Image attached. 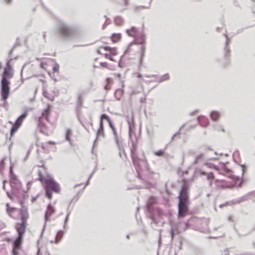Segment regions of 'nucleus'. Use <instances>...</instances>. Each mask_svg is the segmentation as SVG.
Segmentation results:
<instances>
[{"instance_id":"f257e3e1","label":"nucleus","mask_w":255,"mask_h":255,"mask_svg":"<svg viewBox=\"0 0 255 255\" xmlns=\"http://www.w3.org/2000/svg\"><path fill=\"white\" fill-rule=\"evenodd\" d=\"M178 216L180 218L186 216L189 213L190 204L189 185L184 181L178 197Z\"/></svg>"},{"instance_id":"f03ea898","label":"nucleus","mask_w":255,"mask_h":255,"mask_svg":"<svg viewBox=\"0 0 255 255\" xmlns=\"http://www.w3.org/2000/svg\"><path fill=\"white\" fill-rule=\"evenodd\" d=\"M11 60L12 59H9L7 61L0 82V94L1 100L7 99L10 93V82L9 79L12 78L13 76V69L10 64Z\"/></svg>"},{"instance_id":"7ed1b4c3","label":"nucleus","mask_w":255,"mask_h":255,"mask_svg":"<svg viewBox=\"0 0 255 255\" xmlns=\"http://www.w3.org/2000/svg\"><path fill=\"white\" fill-rule=\"evenodd\" d=\"M157 198L154 196L148 198L146 205V211L147 216L152 220L151 224L156 225H162L163 222L160 220L165 213L160 208H155L154 204L156 202Z\"/></svg>"},{"instance_id":"20e7f679","label":"nucleus","mask_w":255,"mask_h":255,"mask_svg":"<svg viewBox=\"0 0 255 255\" xmlns=\"http://www.w3.org/2000/svg\"><path fill=\"white\" fill-rule=\"evenodd\" d=\"M126 121L128 123V136L131 145V148H130L131 156L132 158V162L136 166V169L138 174V177L141 178L140 174L139 171V159L138 157L135 155V152L136 150V145L134 142V141L132 138V133L133 129L135 128V123L133 117H130L129 116H126Z\"/></svg>"},{"instance_id":"39448f33","label":"nucleus","mask_w":255,"mask_h":255,"mask_svg":"<svg viewBox=\"0 0 255 255\" xmlns=\"http://www.w3.org/2000/svg\"><path fill=\"white\" fill-rule=\"evenodd\" d=\"M77 32L76 28L68 23L60 21L56 30V34L62 39L69 40L74 38Z\"/></svg>"},{"instance_id":"423d86ee","label":"nucleus","mask_w":255,"mask_h":255,"mask_svg":"<svg viewBox=\"0 0 255 255\" xmlns=\"http://www.w3.org/2000/svg\"><path fill=\"white\" fill-rule=\"evenodd\" d=\"M37 180L41 181L43 184L45 195L49 199L52 197L53 192L56 193L60 192V185L53 177L46 178L42 176L37 178Z\"/></svg>"},{"instance_id":"0eeeda50","label":"nucleus","mask_w":255,"mask_h":255,"mask_svg":"<svg viewBox=\"0 0 255 255\" xmlns=\"http://www.w3.org/2000/svg\"><path fill=\"white\" fill-rule=\"evenodd\" d=\"M51 106L48 105L47 108L43 110L42 112L41 116L37 118V126L40 128V131L45 133L44 128H45V125L43 123V119L45 118L47 121H49V116L50 113Z\"/></svg>"},{"instance_id":"6e6552de","label":"nucleus","mask_w":255,"mask_h":255,"mask_svg":"<svg viewBox=\"0 0 255 255\" xmlns=\"http://www.w3.org/2000/svg\"><path fill=\"white\" fill-rule=\"evenodd\" d=\"M19 203L21 206V208L19 209V215L20 216L21 221L27 222V220L29 217L27 211V208L24 205L25 193L22 191L21 196H18Z\"/></svg>"},{"instance_id":"1a4fd4ad","label":"nucleus","mask_w":255,"mask_h":255,"mask_svg":"<svg viewBox=\"0 0 255 255\" xmlns=\"http://www.w3.org/2000/svg\"><path fill=\"white\" fill-rule=\"evenodd\" d=\"M189 155L193 158V164H201L205 159V155L201 152L191 150L189 152Z\"/></svg>"},{"instance_id":"9d476101","label":"nucleus","mask_w":255,"mask_h":255,"mask_svg":"<svg viewBox=\"0 0 255 255\" xmlns=\"http://www.w3.org/2000/svg\"><path fill=\"white\" fill-rule=\"evenodd\" d=\"M55 208L52 206V204L51 203H49L47 206L46 211L44 214V223L41 234H43V232L45 230L46 226V223L49 220L50 216L53 213H54L55 212Z\"/></svg>"},{"instance_id":"9b49d317","label":"nucleus","mask_w":255,"mask_h":255,"mask_svg":"<svg viewBox=\"0 0 255 255\" xmlns=\"http://www.w3.org/2000/svg\"><path fill=\"white\" fill-rule=\"evenodd\" d=\"M27 222L21 221L17 223L15 225V229L17 233V236L23 238L24 235L26 232Z\"/></svg>"},{"instance_id":"f8f14e48","label":"nucleus","mask_w":255,"mask_h":255,"mask_svg":"<svg viewBox=\"0 0 255 255\" xmlns=\"http://www.w3.org/2000/svg\"><path fill=\"white\" fill-rule=\"evenodd\" d=\"M104 124L103 122L102 121H100V125H99V128L97 131L96 132V138L94 140V143L93 144V148H94V147L95 145L97 139L100 137V136H104ZM92 153H94V149H92Z\"/></svg>"},{"instance_id":"ddd939ff","label":"nucleus","mask_w":255,"mask_h":255,"mask_svg":"<svg viewBox=\"0 0 255 255\" xmlns=\"http://www.w3.org/2000/svg\"><path fill=\"white\" fill-rule=\"evenodd\" d=\"M11 187L12 189V194L14 195L16 194V190H18L21 187V184L18 179L10 180Z\"/></svg>"},{"instance_id":"4468645a","label":"nucleus","mask_w":255,"mask_h":255,"mask_svg":"<svg viewBox=\"0 0 255 255\" xmlns=\"http://www.w3.org/2000/svg\"><path fill=\"white\" fill-rule=\"evenodd\" d=\"M197 121L202 127H207L209 124V119L203 116H198L197 118Z\"/></svg>"},{"instance_id":"2eb2a0df","label":"nucleus","mask_w":255,"mask_h":255,"mask_svg":"<svg viewBox=\"0 0 255 255\" xmlns=\"http://www.w3.org/2000/svg\"><path fill=\"white\" fill-rule=\"evenodd\" d=\"M127 34L129 36L133 37H137V35L139 33L137 29L135 26H132L130 28L127 29L126 30Z\"/></svg>"},{"instance_id":"dca6fc26","label":"nucleus","mask_w":255,"mask_h":255,"mask_svg":"<svg viewBox=\"0 0 255 255\" xmlns=\"http://www.w3.org/2000/svg\"><path fill=\"white\" fill-rule=\"evenodd\" d=\"M224 35L226 38L225 47V57L226 58H227L230 56V53L231 52L230 49V47H229L230 39L227 34H226V33L224 34Z\"/></svg>"},{"instance_id":"f3484780","label":"nucleus","mask_w":255,"mask_h":255,"mask_svg":"<svg viewBox=\"0 0 255 255\" xmlns=\"http://www.w3.org/2000/svg\"><path fill=\"white\" fill-rule=\"evenodd\" d=\"M23 239V238H22L17 237L16 239L13 242L12 248L17 250H21Z\"/></svg>"},{"instance_id":"a211bd4d","label":"nucleus","mask_w":255,"mask_h":255,"mask_svg":"<svg viewBox=\"0 0 255 255\" xmlns=\"http://www.w3.org/2000/svg\"><path fill=\"white\" fill-rule=\"evenodd\" d=\"M66 230L65 231L60 230L59 231L56 235L55 239L54 240L51 241V243L58 244L60 240H61L63 237L64 234L66 233Z\"/></svg>"},{"instance_id":"6ab92c4d","label":"nucleus","mask_w":255,"mask_h":255,"mask_svg":"<svg viewBox=\"0 0 255 255\" xmlns=\"http://www.w3.org/2000/svg\"><path fill=\"white\" fill-rule=\"evenodd\" d=\"M116 144H117L119 148V156L122 159L125 160L127 158V155L125 153L123 145L120 142H119V143Z\"/></svg>"},{"instance_id":"aec40b11","label":"nucleus","mask_w":255,"mask_h":255,"mask_svg":"<svg viewBox=\"0 0 255 255\" xmlns=\"http://www.w3.org/2000/svg\"><path fill=\"white\" fill-rule=\"evenodd\" d=\"M136 40H138V43L140 45L145 44V34L141 32H139L137 37H134Z\"/></svg>"},{"instance_id":"412c9836","label":"nucleus","mask_w":255,"mask_h":255,"mask_svg":"<svg viewBox=\"0 0 255 255\" xmlns=\"http://www.w3.org/2000/svg\"><path fill=\"white\" fill-rule=\"evenodd\" d=\"M140 50H141V51H140V60H139V65L140 66H141L142 65V63H143V59H144V57L145 56V51H146L145 44L141 45Z\"/></svg>"},{"instance_id":"4be33fe9","label":"nucleus","mask_w":255,"mask_h":255,"mask_svg":"<svg viewBox=\"0 0 255 255\" xmlns=\"http://www.w3.org/2000/svg\"><path fill=\"white\" fill-rule=\"evenodd\" d=\"M221 116V113L217 111H212L210 114L211 119L214 121H217Z\"/></svg>"},{"instance_id":"5701e85b","label":"nucleus","mask_w":255,"mask_h":255,"mask_svg":"<svg viewBox=\"0 0 255 255\" xmlns=\"http://www.w3.org/2000/svg\"><path fill=\"white\" fill-rule=\"evenodd\" d=\"M169 75L168 73H166L159 77L157 76V79L155 80V82L161 83L169 80Z\"/></svg>"},{"instance_id":"b1692460","label":"nucleus","mask_w":255,"mask_h":255,"mask_svg":"<svg viewBox=\"0 0 255 255\" xmlns=\"http://www.w3.org/2000/svg\"><path fill=\"white\" fill-rule=\"evenodd\" d=\"M114 22L116 25L121 26L124 23V19L121 16H117L114 18Z\"/></svg>"},{"instance_id":"393cba45","label":"nucleus","mask_w":255,"mask_h":255,"mask_svg":"<svg viewBox=\"0 0 255 255\" xmlns=\"http://www.w3.org/2000/svg\"><path fill=\"white\" fill-rule=\"evenodd\" d=\"M72 131L69 128H67L65 134V139L68 141L71 145H72V140L71 139V136L72 135Z\"/></svg>"},{"instance_id":"a878e982","label":"nucleus","mask_w":255,"mask_h":255,"mask_svg":"<svg viewBox=\"0 0 255 255\" xmlns=\"http://www.w3.org/2000/svg\"><path fill=\"white\" fill-rule=\"evenodd\" d=\"M124 93V90L121 89H118L115 92V96L116 99L118 100L121 99L122 96Z\"/></svg>"},{"instance_id":"bb28decb","label":"nucleus","mask_w":255,"mask_h":255,"mask_svg":"<svg viewBox=\"0 0 255 255\" xmlns=\"http://www.w3.org/2000/svg\"><path fill=\"white\" fill-rule=\"evenodd\" d=\"M195 176H203L206 174V173L200 168H196L194 171Z\"/></svg>"},{"instance_id":"cd10ccee","label":"nucleus","mask_w":255,"mask_h":255,"mask_svg":"<svg viewBox=\"0 0 255 255\" xmlns=\"http://www.w3.org/2000/svg\"><path fill=\"white\" fill-rule=\"evenodd\" d=\"M6 212H7V214L9 215V216L12 217V216L11 214V213L14 211L15 210H16V208H14V207H11L8 203H7L6 204Z\"/></svg>"},{"instance_id":"c85d7f7f","label":"nucleus","mask_w":255,"mask_h":255,"mask_svg":"<svg viewBox=\"0 0 255 255\" xmlns=\"http://www.w3.org/2000/svg\"><path fill=\"white\" fill-rule=\"evenodd\" d=\"M32 108H26L24 109V112L22 113L19 117L18 118L20 119H21L22 121L24 120L27 116V112L28 111L32 110Z\"/></svg>"},{"instance_id":"c756f323","label":"nucleus","mask_w":255,"mask_h":255,"mask_svg":"<svg viewBox=\"0 0 255 255\" xmlns=\"http://www.w3.org/2000/svg\"><path fill=\"white\" fill-rule=\"evenodd\" d=\"M111 38L113 41L117 42L121 38V34L120 33H114L112 35Z\"/></svg>"},{"instance_id":"7c9ffc66","label":"nucleus","mask_w":255,"mask_h":255,"mask_svg":"<svg viewBox=\"0 0 255 255\" xmlns=\"http://www.w3.org/2000/svg\"><path fill=\"white\" fill-rule=\"evenodd\" d=\"M19 128L20 127H19L14 124L12 125V126L10 130V136H12L13 135V134L15 133V132L18 129V128Z\"/></svg>"},{"instance_id":"2f4dec72","label":"nucleus","mask_w":255,"mask_h":255,"mask_svg":"<svg viewBox=\"0 0 255 255\" xmlns=\"http://www.w3.org/2000/svg\"><path fill=\"white\" fill-rule=\"evenodd\" d=\"M104 17H106V20H105V22H104V23L102 25V29H104L106 26L109 24H110L111 23H112V20L108 18V17H106V15H104Z\"/></svg>"},{"instance_id":"473e14b6","label":"nucleus","mask_w":255,"mask_h":255,"mask_svg":"<svg viewBox=\"0 0 255 255\" xmlns=\"http://www.w3.org/2000/svg\"><path fill=\"white\" fill-rule=\"evenodd\" d=\"M216 185L217 187L220 188H224L225 187V183L223 181L218 180H216Z\"/></svg>"},{"instance_id":"72a5a7b5","label":"nucleus","mask_w":255,"mask_h":255,"mask_svg":"<svg viewBox=\"0 0 255 255\" xmlns=\"http://www.w3.org/2000/svg\"><path fill=\"white\" fill-rule=\"evenodd\" d=\"M9 173L10 175V180L17 179L16 176L14 174L13 171V165L10 166Z\"/></svg>"},{"instance_id":"f704fd0d","label":"nucleus","mask_w":255,"mask_h":255,"mask_svg":"<svg viewBox=\"0 0 255 255\" xmlns=\"http://www.w3.org/2000/svg\"><path fill=\"white\" fill-rule=\"evenodd\" d=\"M112 131L113 132V133L114 134L115 139V141H116V143H119V142H120V141L119 138V136L118 135V133H117V132L116 128H112Z\"/></svg>"},{"instance_id":"c9c22d12","label":"nucleus","mask_w":255,"mask_h":255,"mask_svg":"<svg viewBox=\"0 0 255 255\" xmlns=\"http://www.w3.org/2000/svg\"><path fill=\"white\" fill-rule=\"evenodd\" d=\"M70 214V212H69L64 220L63 228L65 230H67L68 229L67 223H68V221L69 220V216Z\"/></svg>"},{"instance_id":"e433bc0d","label":"nucleus","mask_w":255,"mask_h":255,"mask_svg":"<svg viewBox=\"0 0 255 255\" xmlns=\"http://www.w3.org/2000/svg\"><path fill=\"white\" fill-rule=\"evenodd\" d=\"M165 153L164 149H160L154 152V154L157 156H163Z\"/></svg>"},{"instance_id":"4c0bfd02","label":"nucleus","mask_w":255,"mask_h":255,"mask_svg":"<svg viewBox=\"0 0 255 255\" xmlns=\"http://www.w3.org/2000/svg\"><path fill=\"white\" fill-rule=\"evenodd\" d=\"M107 120L108 122V121H110V120H111V119L109 117V116H108L107 114H103L101 116L100 121H102L103 122V120Z\"/></svg>"},{"instance_id":"58836bf2","label":"nucleus","mask_w":255,"mask_h":255,"mask_svg":"<svg viewBox=\"0 0 255 255\" xmlns=\"http://www.w3.org/2000/svg\"><path fill=\"white\" fill-rule=\"evenodd\" d=\"M205 175H206L207 179L209 180H213V179H214V174L212 172L209 173H206V174H205Z\"/></svg>"},{"instance_id":"ea45409f","label":"nucleus","mask_w":255,"mask_h":255,"mask_svg":"<svg viewBox=\"0 0 255 255\" xmlns=\"http://www.w3.org/2000/svg\"><path fill=\"white\" fill-rule=\"evenodd\" d=\"M22 121L21 120V119H20L19 118H17L14 125L20 127L22 124Z\"/></svg>"},{"instance_id":"a19ab883","label":"nucleus","mask_w":255,"mask_h":255,"mask_svg":"<svg viewBox=\"0 0 255 255\" xmlns=\"http://www.w3.org/2000/svg\"><path fill=\"white\" fill-rule=\"evenodd\" d=\"M204 165L209 167V168H216V166L214 165L213 164H212V163H210V162H205L204 163Z\"/></svg>"},{"instance_id":"79ce46f5","label":"nucleus","mask_w":255,"mask_h":255,"mask_svg":"<svg viewBox=\"0 0 255 255\" xmlns=\"http://www.w3.org/2000/svg\"><path fill=\"white\" fill-rule=\"evenodd\" d=\"M77 104L78 106H82V95H80L78 98Z\"/></svg>"},{"instance_id":"37998d69","label":"nucleus","mask_w":255,"mask_h":255,"mask_svg":"<svg viewBox=\"0 0 255 255\" xmlns=\"http://www.w3.org/2000/svg\"><path fill=\"white\" fill-rule=\"evenodd\" d=\"M150 7V6H143V5H141V6H136L135 8H134V11L135 12L136 11H138V10L141 8H149Z\"/></svg>"},{"instance_id":"c03bdc74","label":"nucleus","mask_w":255,"mask_h":255,"mask_svg":"<svg viewBox=\"0 0 255 255\" xmlns=\"http://www.w3.org/2000/svg\"><path fill=\"white\" fill-rule=\"evenodd\" d=\"M4 165V160L2 159L0 161V174L2 173V169L3 168Z\"/></svg>"},{"instance_id":"a18cd8bd","label":"nucleus","mask_w":255,"mask_h":255,"mask_svg":"<svg viewBox=\"0 0 255 255\" xmlns=\"http://www.w3.org/2000/svg\"><path fill=\"white\" fill-rule=\"evenodd\" d=\"M7 99H6L5 100H3V101H4V102L1 105V106L3 107H4L6 110L7 111L8 110V103L6 101Z\"/></svg>"},{"instance_id":"49530a36","label":"nucleus","mask_w":255,"mask_h":255,"mask_svg":"<svg viewBox=\"0 0 255 255\" xmlns=\"http://www.w3.org/2000/svg\"><path fill=\"white\" fill-rule=\"evenodd\" d=\"M59 69V65L58 64H55L52 68L53 71L54 72H57Z\"/></svg>"},{"instance_id":"de8ad7c7","label":"nucleus","mask_w":255,"mask_h":255,"mask_svg":"<svg viewBox=\"0 0 255 255\" xmlns=\"http://www.w3.org/2000/svg\"><path fill=\"white\" fill-rule=\"evenodd\" d=\"M100 65L104 67L108 68L109 69H112L111 68L109 67L108 64L106 62H101Z\"/></svg>"},{"instance_id":"09e8293b","label":"nucleus","mask_w":255,"mask_h":255,"mask_svg":"<svg viewBox=\"0 0 255 255\" xmlns=\"http://www.w3.org/2000/svg\"><path fill=\"white\" fill-rule=\"evenodd\" d=\"M108 124H109V127L111 128V129L112 128H114L115 127V126L112 122V121L111 120H110V121H108Z\"/></svg>"},{"instance_id":"8fccbe9b","label":"nucleus","mask_w":255,"mask_h":255,"mask_svg":"<svg viewBox=\"0 0 255 255\" xmlns=\"http://www.w3.org/2000/svg\"><path fill=\"white\" fill-rule=\"evenodd\" d=\"M17 249H15L12 248V255H18L19 252L17 251Z\"/></svg>"},{"instance_id":"3c124183","label":"nucleus","mask_w":255,"mask_h":255,"mask_svg":"<svg viewBox=\"0 0 255 255\" xmlns=\"http://www.w3.org/2000/svg\"><path fill=\"white\" fill-rule=\"evenodd\" d=\"M105 56L106 58L111 60V61H115L114 59L109 54H105Z\"/></svg>"},{"instance_id":"603ef678","label":"nucleus","mask_w":255,"mask_h":255,"mask_svg":"<svg viewBox=\"0 0 255 255\" xmlns=\"http://www.w3.org/2000/svg\"><path fill=\"white\" fill-rule=\"evenodd\" d=\"M243 183V180H239V183L238 182V181H236V184L238 186V187H241Z\"/></svg>"},{"instance_id":"864d4df0","label":"nucleus","mask_w":255,"mask_h":255,"mask_svg":"<svg viewBox=\"0 0 255 255\" xmlns=\"http://www.w3.org/2000/svg\"><path fill=\"white\" fill-rule=\"evenodd\" d=\"M94 173V171H93V172H92V174L90 175V176H89V178H88V180L85 182V185H86H86H88L89 184V183H90V179L91 178V177H92V176H93V175Z\"/></svg>"},{"instance_id":"5fc2aeb1","label":"nucleus","mask_w":255,"mask_h":255,"mask_svg":"<svg viewBox=\"0 0 255 255\" xmlns=\"http://www.w3.org/2000/svg\"><path fill=\"white\" fill-rule=\"evenodd\" d=\"M180 134V132H177L174 134L173 135L172 138H171V141H173L175 139V138L178 136Z\"/></svg>"},{"instance_id":"6e6d98bb","label":"nucleus","mask_w":255,"mask_h":255,"mask_svg":"<svg viewBox=\"0 0 255 255\" xmlns=\"http://www.w3.org/2000/svg\"><path fill=\"white\" fill-rule=\"evenodd\" d=\"M110 52H111V53L112 55H116L117 53V50H116V49L115 48H111V49L110 50Z\"/></svg>"},{"instance_id":"4d7b16f0","label":"nucleus","mask_w":255,"mask_h":255,"mask_svg":"<svg viewBox=\"0 0 255 255\" xmlns=\"http://www.w3.org/2000/svg\"><path fill=\"white\" fill-rule=\"evenodd\" d=\"M138 42V40H136V39L135 38L134 40H133L132 42L130 43L129 45H132V44H139Z\"/></svg>"},{"instance_id":"13d9d810","label":"nucleus","mask_w":255,"mask_h":255,"mask_svg":"<svg viewBox=\"0 0 255 255\" xmlns=\"http://www.w3.org/2000/svg\"><path fill=\"white\" fill-rule=\"evenodd\" d=\"M170 234H171V238L173 239L175 236V232H174V229L172 227L171 228Z\"/></svg>"},{"instance_id":"bf43d9fd","label":"nucleus","mask_w":255,"mask_h":255,"mask_svg":"<svg viewBox=\"0 0 255 255\" xmlns=\"http://www.w3.org/2000/svg\"><path fill=\"white\" fill-rule=\"evenodd\" d=\"M145 76L146 77H148V78H151V77L157 78V75H154V74L146 75H145Z\"/></svg>"},{"instance_id":"052dcab7","label":"nucleus","mask_w":255,"mask_h":255,"mask_svg":"<svg viewBox=\"0 0 255 255\" xmlns=\"http://www.w3.org/2000/svg\"><path fill=\"white\" fill-rule=\"evenodd\" d=\"M228 221L231 222H234L235 221V219L233 216H229L228 217Z\"/></svg>"},{"instance_id":"680f3d73","label":"nucleus","mask_w":255,"mask_h":255,"mask_svg":"<svg viewBox=\"0 0 255 255\" xmlns=\"http://www.w3.org/2000/svg\"><path fill=\"white\" fill-rule=\"evenodd\" d=\"M6 195H7V197L9 199H10L11 200H13V197L11 195V194H10L9 192L6 191Z\"/></svg>"},{"instance_id":"e2e57ef3","label":"nucleus","mask_w":255,"mask_h":255,"mask_svg":"<svg viewBox=\"0 0 255 255\" xmlns=\"http://www.w3.org/2000/svg\"><path fill=\"white\" fill-rule=\"evenodd\" d=\"M123 57H124V55H123L121 56V58H120V61H119V66L120 67H121V68H122V67H123V65H122V59H123Z\"/></svg>"},{"instance_id":"0e129e2a","label":"nucleus","mask_w":255,"mask_h":255,"mask_svg":"<svg viewBox=\"0 0 255 255\" xmlns=\"http://www.w3.org/2000/svg\"><path fill=\"white\" fill-rule=\"evenodd\" d=\"M111 88V86L110 84H106V85L105 86L104 89L106 90H109Z\"/></svg>"},{"instance_id":"69168bd1","label":"nucleus","mask_w":255,"mask_h":255,"mask_svg":"<svg viewBox=\"0 0 255 255\" xmlns=\"http://www.w3.org/2000/svg\"><path fill=\"white\" fill-rule=\"evenodd\" d=\"M131 50V48L130 47L127 48L124 52V55L125 54H126L127 53H128Z\"/></svg>"},{"instance_id":"338daca9","label":"nucleus","mask_w":255,"mask_h":255,"mask_svg":"<svg viewBox=\"0 0 255 255\" xmlns=\"http://www.w3.org/2000/svg\"><path fill=\"white\" fill-rule=\"evenodd\" d=\"M106 82H107V84H110V83L111 82V79L110 78H107L106 79Z\"/></svg>"},{"instance_id":"774afa93","label":"nucleus","mask_w":255,"mask_h":255,"mask_svg":"<svg viewBox=\"0 0 255 255\" xmlns=\"http://www.w3.org/2000/svg\"><path fill=\"white\" fill-rule=\"evenodd\" d=\"M228 250H229L228 249H225V251H224V254H222L221 255H228Z\"/></svg>"}]
</instances>
